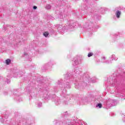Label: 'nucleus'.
Returning a JSON list of instances; mask_svg holds the SVG:
<instances>
[{
  "mask_svg": "<svg viewBox=\"0 0 125 125\" xmlns=\"http://www.w3.org/2000/svg\"><path fill=\"white\" fill-rule=\"evenodd\" d=\"M49 35V33L48 32L46 31L44 32L43 36L45 37V38H47V37H48V35Z\"/></svg>",
  "mask_w": 125,
  "mask_h": 125,
  "instance_id": "3",
  "label": "nucleus"
},
{
  "mask_svg": "<svg viewBox=\"0 0 125 125\" xmlns=\"http://www.w3.org/2000/svg\"><path fill=\"white\" fill-rule=\"evenodd\" d=\"M37 7L36 6H33V9H37Z\"/></svg>",
  "mask_w": 125,
  "mask_h": 125,
  "instance_id": "6",
  "label": "nucleus"
},
{
  "mask_svg": "<svg viewBox=\"0 0 125 125\" xmlns=\"http://www.w3.org/2000/svg\"><path fill=\"white\" fill-rule=\"evenodd\" d=\"M47 7H48V9H50V8H51V7L50 5H48Z\"/></svg>",
  "mask_w": 125,
  "mask_h": 125,
  "instance_id": "7",
  "label": "nucleus"
},
{
  "mask_svg": "<svg viewBox=\"0 0 125 125\" xmlns=\"http://www.w3.org/2000/svg\"><path fill=\"white\" fill-rule=\"evenodd\" d=\"M116 17H117L118 18H120V15H121V11H117V12L116 13Z\"/></svg>",
  "mask_w": 125,
  "mask_h": 125,
  "instance_id": "2",
  "label": "nucleus"
},
{
  "mask_svg": "<svg viewBox=\"0 0 125 125\" xmlns=\"http://www.w3.org/2000/svg\"><path fill=\"white\" fill-rule=\"evenodd\" d=\"M97 106L98 107H99L100 108H102V104H98Z\"/></svg>",
  "mask_w": 125,
  "mask_h": 125,
  "instance_id": "5",
  "label": "nucleus"
},
{
  "mask_svg": "<svg viewBox=\"0 0 125 125\" xmlns=\"http://www.w3.org/2000/svg\"><path fill=\"white\" fill-rule=\"evenodd\" d=\"M5 62L6 65H9V64L10 63H11V60L9 59H8L5 60Z\"/></svg>",
  "mask_w": 125,
  "mask_h": 125,
  "instance_id": "1",
  "label": "nucleus"
},
{
  "mask_svg": "<svg viewBox=\"0 0 125 125\" xmlns=\"http://www.w3.org/2000/svg\"><path fill=\"white\" fill-rule=\"evenodd\" d=\"M93 55L92 53H89L88 54V57H91Z\"/></svg>",
  "mask_w": 125,
  "mask_h": 125,
  "instance_id": "4",
  "label": "nucleus"
}]
</instances>
